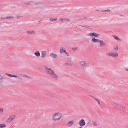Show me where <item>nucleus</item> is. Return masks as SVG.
<instances>
[{"mask_svg": "<svg viewBox=\"0 0 128 128\" xmlns=\"http://www.w3.org/2000/svg\"><path fill=\"white\" fill-rule=\"evenodd\" d=\"M45 68L46 73L50 77L55 80H57L58 78V76L56 74L51 68H49L47 67H45Z\"/></svg>", "mask_w": 128, "mask_h": 128, "instance_id": "f257e3e1", "label": "nucleus"}, {"mask_svg": "<svg viewBox=\"0 0 128 128\" xmlns=\"http://www.w3.org/2000/svg\"><path fill=\"white\" fill-rule=\"evenodd\" d=\"M62 115V114L59 112L54 113L52 115V117L54 120H61Z\"/></svg>", "mask_w": 128, "mask_h": 128, "instance_id": "f03ea898", "label": "nucleus"}, {"mask_svg": "<svg viewBox=\"0 0 128 128\" xmlns=\"http://www.w3.org/2000/svg\"><path fill=\"white\" fill-rule=\"evenodd\" d=\"M46 5V3L45 2H32V6H41Z\"/></svg>", "mask_w": 128, "mask_h": 128, "instance_id": "7ed1b4c3", "label": "nucleus"}, {"mask_svg": "<svg viewBox=\"0 0 128 128\" xmlns=\"http://www.w3.org/2000/svg\"><path fill=\"white\" fill-rule=\"evenodd\" d=\"M99 36V35L98 33L95 32H90L87 35L88 36H94L95 37H97Z\"/></svg>", "mask_w": 128, "mask_h": 128, "instance_id": "20e7f679", "label": "nucleus"}, {"mask_svg": "<svg viewBox=\"0 0 128 128\" xmlns=\"http://www.w3.org/2000/svg\"><path fill=\"white\" fill-rule=\"evenodd\" d=\"M58 20L60 22H66L69 21L70 20L68 18H60Z\"/></svg>", "mask_w": 128, "mask_h": 128, "instance_id": "39448f33", "label": "nucleus"}, {"mask_svg": "<svg viewBox=\"0 0 128 128\" xmlns=\"http://www.w3.org/2000/svg\"><path fill=\"white\" fill-rule=\"evenodd\" d=\"M118 56V54L116 52H111V57L114 58H115L117 57Z\"/></svg>", "mask_w": 128, "mask_h": 128, "instance_id": "423d86ee", "label": "nucleus"}, {"mask_svg": "<svg viewBox=\"0 0 128 128\" xmlns=\"http://www.w3.org/2000/svg\"><path fill=\"white\" fill-rule=\"evenodd\" d=\"M6 75L7 76H8L16 78L18 79H19V80H20V78L19 77V76H18L17 75L11 74H7V73L6 74Z\"/></svg>", "mask_w": 128, "mask_h": 128, "instance_id": "0eeeda50", "label": "nucleus"}, {"mask_svg": "<svg viewBox=\"0 0 128 128\" xmlns=\"http://www.w3.org/2000/svg\"><path fill=\"white\" fill-rule=\"evenodd\" d=\"M99 43H100V46L102 47H105L106 46V44L102 40H100Z\"/></svg>", "mask_w": 128, "mask_h": 128, "instance_id": "6e6552de", "label": "nucleus"}, {"mask_svg": "<svg viewBox=\"0 0 128 128\" xmlns=\"http://www.w3.org/2000/svg\"><path fill=\"white\" fill-rule=\"evenodd\" d=\"M79 64L82 67L85 66L86 64V62L85 61L82 60L80 61Z\"/></svg>", "mask_w": 128, "mask_h": 128, "instance_id": "1a4fd4ad", "label": "nucleus"}, {"mask_svg": "<svg viewBox=\"0 0 128 128\" xmlns=\"http://www.w3.org/2000/svg\"><path fill=\"white\" fill-rule=\"evenodd\" d=\"M50 57L53 58H55L58 57L57 54H54L53 53H51L50 54Z\"/></svg>", "mask_w": 128, "mask_h": 128, "instance_id": "9d476101", "label": "nucleus"}, {"mask_svg": "<svg viewBox=\"0 0 128 128\" xmlns=\"http://www.w3.org/2000/svg\"><path fill=\"white\" fill-rule=\"evenodd\" d=\"M17 75L18 76H21L23 77H25L27 78H30L31 77L29 76H28L26 75L25 74H17Z\"/></svg>", "mask_w": 128, "mask_h": 128, "instance_id": "9b49d317", "label": "nucleus"}, {"mask_svg": "<svg viewBox=\"0 0 128 128\" xmlns=\"http://www.w3.org/2000/svg\"><path fill=\"white\" fill-rule=\"evenodd\" d=\"M100 40L94 38H93L91 40V41L94 43H99Z\"/></svg>", "mask_w": 128, "mask_h": 128, "instance_id": "f8f14e48", "label": "nucleus"}, {"mask_svg": "<svg viewBox=\"0 0 128 128\" xmlns=\"http://www.w3.org/2000/svg\"><path fill=\"white\" fill-rule=\"evenodd\" d=\"M41 57L42 58H44L46 56V52L45 51H42L41 52Z\"/></svg>", "mask_w": 128, "mask_h": 128, "instance_id": "ddd939ff", "label": "nucleus"}, {"mask_svg": "<svg viewBox=\"0 0 128 128\" xmlns=\"http://www.w3.org/2000/svg\"><path fill=\"white\" fill-rule=\"evenodd\" d=\"M15 119V116L12 115L10 116L8 118V120H13Z\"/></svg>", "mask_w": 128, "mask_h": 128, "instance_id": "4468645a", "label": "nucleus"}, {"mask_svg": "<svg viewBox=\"0 0 128 128\" xmlns=\"http://www.w3.org/2000/svg\"><path fill=\"white\" fill-rule=\"evenodd\" d=\"M85 124L84 120H81L79 122L80 125V126H83Z\"/></svg>", "mask_w": 128, "mask_h": 128, "instance_id": "2eb2a0df", "label": "nucleus"}, {"mask_svg": "<svg viewBox=\"0 0 128 128\" xmlns=\"http://www.w3.org/2000/svg\"><path fill=\"white\" fill-rule=\"evenodd\" d=\"M31 3V2H22V4H25L26 6H29L30 4Z\"/></svg>", "mask_w": 128, "mask_h": 128, "instance_id": "dca6fc26", "label": "nucleus"}, {"mask_svg": "<svg viewBox=\"0 0 128 128\" xmlns=\"http://www.w3.org/2000/svg\"><path fill=\"white\" fill-rule=\"evenodd\" d=\"M57 18H50L49 20L51 22H56L57 21Z\"/></svg>", "mask_w": 128, "mask_h": 128, "instance_id": "f3484780", "label": "nucleus"}, {"mask_svg": "<svg viewBox=\"0 0 128 128\" xmlns=\"http://www.w3.org/2000/svg\"><path fill=\"white\" fill-rule=\"evenodd\" d=\"M34 54L37 56L39 57L40 56V54L38 51H37L34 53Z\"/></svg>", "mask_w": 128, "mask_h": 128, "instance_id": "a211bd4d", "label": "nucleus"}, {"mask_svg": "<svg viewBox=\"0 0 128 128\" xmlns=\"http://www.w3.org/2000/svg\"><path fill=\"white\" fill-rule=\"evenodd\" d=\"M112 36L116 40L118 41H121V40L120 39L116 36L114 35Z\"/></svg>", "mask_w": 128, "mask_h": 128, "instance_id": "6ab92c4d", "label": "nucleus"}, {"mask_svg": "<svg viewBox=\"0 0 128 128\" xmlns=\"http://www.w3.org/2000/svg\"><path fill=\"white\" fill-rule=\"evenodd\" d=\"M66 52V50L64 48H60V52L61 53H62L63 52Z\"/></svg>", "mask_w": 128, "mask_h": 128, "instance_id": "aec40b11", "label": "nucleus"}, {"mask_svg": "<svg viewBox=\"0 0 128 128\" xmlns=\"http://www.w3.org/2000/svg\"><path fill=\"white\" fill-rule=\"evenodd\" d=\"M6 19H13V17L11 16H7L6 17Z\"/></svg>", "mask_w": 128, "mask_h": 128, "instance_id": "412c9836", "label": "nucleus"}, {"mask_svg": "<svg viewBox=\"0 0 128 128\" xmlns=\"http://www.w3.org/2000/svg\"><path fill=\"white\" fill-rule=\"evenodd\" d=\"M73 122L72 121H71L69 122L68 124V126H70L73 124Z\"/></svg>", "mask_w": 128, "mask_h": 128, "instance_id": "4be33fe9", "label": "nucleus"}, {"mask_svg": "<svg viewBox=\"0 0 128 128\" xmlns=\"http://www.w3.org/2000/svg\"><path fill=\"white\" fill-rule=\"evenodd\" d=\"M111 52H107L106 53V54L107 56H111Z\"/></svg>", "mask_w": 128, "mask_h": 128, "instance_id": "5701e85b", "label": "nucleus"}, {"mask_svg": "<svg viewBox=\"0 0 128 128\" xmlns=\"http://www.w3.org/2000/svg\"><path fill=\"white\" fill-rule=\"evenodd\" d=\"M6 125L4 124H0V127L1 128H4L6 127Z\"/></svg>", "mask_w": 128, "mask_h": 128, "instance_id": "b1692460", "label": "nucleus"}, {"mask_svg": "<svg viewBox=\"0 0 128 128\" xmlns=\"http://www.w3.org/2000/svg\"><path fill=\"white\" fill-rule=\"evenodd\" d=\"M26 32L29 35L31 34H32V32L29 31H26Z\"/></svg>", "mask_w": 128, "mask_h": 128, "instance_id": "393cba45", "label": "nucleus"}, {"mask_svg": "<svg viewBox=\"0 0 128 128\" xmlns=\"http://www.w3.org/2000/svg\"><path fill=\"white\" fill-rule=\"evenodd\" d=\"M94 98V99L95 100L97 101V102H98V104H100V101L99 100H98V99H96L95 98Z\"/></svg>", "mask_w": 128, "mask_h": 128, "instance_id": "a878e982", "label": "nucleus"}, {"mask_svg": "<svg viewBox=\"0 0 128 128\" xmlns=\"http://www.w3.org/2000/svg\"><path fill=\"white\" fill-rule=\"evenodd\" d=\"M102 12H110V10H102Z\"/></svg>", "mask_w": 128, "mask_h": 128, "instance_id": "bb28decb", "label": "nucleus"}, {"mask_svg": "<svg viewBox=\"0 0 128 128\" xmlns=\"http://www.w3.org/2000/svg\"><path fill=\"white\" fill-rule=\"evenodd\" d=\"M118 46H115L114 49L115 50H118Z\"/></svg>", "mask_w": 128, "mask_h": 128, "instance_id": "cd10ccee", "label": "nucleus"}, {"mask_svg": "<svg viewBox=\"0 0 128 128\" xmlns=\"http://www.w3.org/2000/svg\"><path fill=\"white\" fill-rule=\"evenodd\" d=\"M15 8L14 7H13L11 8V9H10V10L12 11H13L14 10H15Z\"/></svg>", "mask_w": 128, "mask_h": 128, "instance_id": "c85d7f7f", "label": "nucleus"}, {"mask_svg": "<svg viewBox=\"0 0 128 128\" xmlns=\"http://www.w3.org/2000/svg\"><path fill=\"white\" fill-rule=\"evenodd\" d=\"M78 49V48H72V50L73 51H74Z\"/></svg>", "mask_w": 128, "mask_h": 128, "instance_id": "c756f323", "label": "nucleus"}, {"mask_svg": "<svg viewBox=\"0 0 128 128\" xmlns=\"http://www.w3.org/2000/svg\"><path fill=\"white\" fill-rule=\"evenodd\" d=\"M4 112L3 110L1 108H0V112L1 113H3Z\"/></svg>", "mask_w": 128, "mask_h": 128, "instance_id": "7c9ffc66", "label": "nucleus"}, {"mask_svg": "<svg viewBox=\"0 0 128 128\" xmlns=\"http://www.w3.org/2000/svg\"><path fill=\"white\" fill-rule=\"evenodd\" d=\"M66 54L67 56H69V54L68 53L66 52H66H64Z\"/></svg>", "mask_w": 128, "mask_h": 128, "instance_id": "2f4dec72", "label": "nucleus"}, {"mask_svg": "<svg viewBox=\"0 0 128 128\" xmlns=\"http://www.w3.org/2000/svg\"><path fill=\"white\" fill-rule=\"evenodd\" d=\"M66 64H67L68 65H69V66L72 65V64H71V63H70V62L67 63Z\"/></svg>", "mask_w": 128, "mask_h": 128, "instance_id": "473e14b6", "label": "nucleus"}, {"mask_svg": "<svg viewBox=\"0 0 128 128\" xmlns=\"http://www.w3.org/2000/svg\"><path fill=\"white\" fill-rule=\"evenodd\" d=\"M3 78L2 76L0 75V80L3 79Z\"/></svg>", "mask_w": 128, "mask_h": 128, "instance_id": "72a5a7b5", "label": "nucleus"}, {"mask_svg": "<svg viewBox=\"0 0 128 128\" xmlns=\"http://www.w3.org/2000/svg\"><path fill=\"white\" fill-rule=\"evenodd\" d=\"M1 19L2 20H4L6 19V18L2 17L1 18Z\"/></svg>", "mask_w": 128, "mask_h": 128, "instance_id": "f704fd0d", "label": "nucleus"}, {"mask_svg": "<svg viewBox=\"0 0 128 128\" xmlns=\"http://www.w3.org/2000/svg\"><path fill=\"white\" fill-rule=\"evenodd\" d=\"M36 33L34 31H32V34H36Z\"/></svg>", "mask_w": 128, "mask_h": 128, "instance_id": "c9c22d12", "label": "nucleus"}, {"mask_svg": "<svg viewBox=\"0 0 128 128\" xmlns=\"http://www.w3.org/2000/svg\"><path fill=\"white\" fill-rule=\"evenodd\" d=\"M124 70L126 71H128V68H124Z\"/></svg>", "mask_w": 128, "mask_h": 128, "instance_id": "e433bc0d", "label": "nucleus"}, {"mask_svg": "<svg viewBox=\"0 0 128 128\" xmlns=\"http://www.w3.org/2000/svg\"><path fill=\"white\" fill-rule=\"evenodd\" d=\"M20 17H21L20 16H17V18H20Z\"/></svg>", "mask_w": 128, "mask_h": 128, "instance_id": "4c0bfd02", "label": "nucleus"}, {"mask_svg": "<svg viewBox=\"0 0 128 128\" xmlns=\"http://www.w3.org/2000/svg\"><path fill=\"white\" fill-rule=\"evenodd\" d=\"M126 113H128V110H126Z\"/></svg>", "mask_w": 128, "mask_h": 128, "instance_id": "58836bf2", "label": "nucleus"}, {"mask_svg": "<svg viewBox=\"0 0 128 128\" xmlns=\"http://www.w3.org/2000/svg\"><path fill=\"white\" fill-rule=\"evenodd\" d=\"M86 28H89V27L88 26H87V27H86Z\"/></svg>", "mask_w": 128, "mask_h": 128, "instance_id": "ea45409f", "label": "nucleus"}, {"mask_svg": "<svg viewBox=\"0 0 128 128\" xmlns=\"http://www.w3.org/2000/svg\"><path fill=\"white\" fill-rule=\"evenodd\" d=\"M96 10L97 11H99V10Z\"/></svg>", "mask_w": 128, "mask_h": 128, "instance_id": "a19ab883", "label": "nucleus"}, {"mask_svg": "<svg viewBox=\"0 0 128 128\" xmlns=\"http://www.w3.org/2000/svg\"><path fill=\"white\" fill-rule=\"evenodd\" d=\"M83 26V27H85V26Z\"/></svg>", "mask_w": 128, "mask_h": 128, "instance_id": "79ce46f5", "label": "nucleus"}, {"mask_svg": "<svg viewBox=\"0 0 128 128\" xmlns=\"http://www.w3.org/2000/svg\"><path fill=\"white\" fill-rule=\"evenodd\" d=\"M81 120H83V119H82Z\"/></svg>", "mask_w": 128, "mask_h": 128, "instance_id": "37998d69", "label": "nucleus"}, {"mask_svg": "<svg viewBox=\"0 0 128 128\" xmlns=\"http://www.w3.org/2000/svg\"><path fill=\"white\" fill-rule=\"evenodd\" d=\"M1 25V24L0 23V26Z\"/></svg>", "mask_w": 128, "mask_h": 128, "instance_id": "c03bdc74", "label": "nucleus"}]
</instances>
